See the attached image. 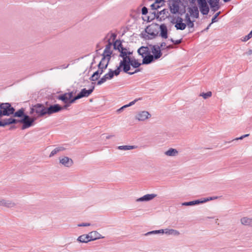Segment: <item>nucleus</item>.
<instances>
[{"label": "nucleus", "instance_id": "obj_1", "mask_svg": "<svg viewBox=\"0 0 252 252\" xmlns=\"http://www.w3.org/2000/svg\"><path fill=\"white\" fill-rule=\"evenodd\" d=\"M159 25L157 23H152L148 26L140 34V36L146 40L155 38L159 34Z\"/></svg>", "mask_w": 252, "mask_h": 252}, {"label": "nucleus", "instance_id": "obj_2", "mask_svg": "<svg viewBox=\"0 0 252 252\" xmlns=\"http://www.w3.org/2000/svg\"><path fill=\"white\" fill-rule=\"evenodd\" d=\"M151 47V51L153 55H151L146 59L144 60L145 62L152 63L155 60L159 59L162 55L160 47L158 45H149Z\"/></svg>", "mask_w": 252, "mask_h": 252}, {"label": "nucleus", "instance_id": "obj_3", "mask_svg": "<svg viewBox=\"0 0 252 252\" xmlns=\"http://www.w3.org/2000/svg\"><path fill=\"white\" fill-rule=\"evenodd\" d=\"M34 113L37 118L44 117L46 115V106L41 103L32 105L30 107V114L32 115Z\"/></svg>", "mask_w": 252, "mask_h": 252}, {"label": "nucleus", "instance_id": "obj_4", "mask_svg": "<svg viewBox=\"0 0 252 252\" xmlns=\"http://www.w3.org/2000/svg\"><path fill=\"white\" fill-rule=\"evenodd\" d=\"M15 111V108L9 102L0 103V119L3 116L12 115Z\"/></svg>", "mask_w": 252, "mask_h": 252}, {"label": "nucleus", "instance_id": "obj_5", "mask_svg": "<svg viewBox=\"0 0 252 252\" xmlns=\"http://www.w3.org/2000/svg\"><path fill=\"white\" fill-rule=\"evenodd\" d=\"M20 120L22 124L21 129L24 130L32 126L35 121L36 120V118L34 117H31L25 113Z\"/></svg>", "mask_w": 252, "mask_h": 252}, {"label": "nucleus", "instance_id": "obj_6", "mask_svg": "<svg viewBox=\"0 0 252 252\" xmlns=\"http://www.w3.org/2000/svg\"><path fill=\"white\" fill-rule=\"evenodd\" d=\"M137 53L143 58L142 64H149L151 63L145 62L144 60L147 59L151 55V51L148 46H141L137 50Z\"/></svg>", "mask_w": 252, "mask_h": 252}, {"label": "nucleus", "instance_id": "obj_7", "mask_svg": "<svg viewBox=\"0 0 252 252\" xmlns=\"http://www.w3.org/2000/svg\"><path fill=\"white\" fill-rule=\"evenodd\" d=\"M73 92L65 93L63 94L58 95L57 96V99L62 101L64 103H66L67 102L74 103L76 100H74V96H73Z\"/></svg>", "mask_w": 252, "mask_h": 252}, {"label": "nucleus", "instance_id": "obj_8", "mask_svg": "<svg viewBox=\"0 0 252 252\" xmlns=\"http://www.w3.org/2000/svg\"><path fill=\"white\" fill-rule=\"evenodd\" d=\"M197 2L201 13L203 15H207L209 12V6L206 0H197Z\"/></svg>", "mask_w": 252, "mask_h": 252}, {"label": "nucleus", "instance_id": "obj_9", "mask_svg": "<svg viewBox=\"0 0 252 252\" xmlns=\"http://www.w3.org/2000/svg\"><path fill=\"white\" fill-rule=\"evenodd\" d=\"M62 110V106L59 104L50 105L49 107H46V115H51L52 114L58 113Z\"/></svg>", "mask_w": 252, "mask_h": 252}, {"label": "nucleus", "instance_id": "obj_10", "mask_svg": "<svg viewBox=\"0 0 252 252\" xmlns=\"http://www.w3.org/2000/svg\"><path fill=\"white\" fill-rule=\"evenodd\" d=\"M94 89V86H92L89 90H86L85 88L82 89L80 93L74 96V100H77L82 97L89 96L92 93Z\"/></svg>", "mask_w": 252, "mask_h": 252}, {"label": "nucleus", "instance_id": "obj_11", "mask_svg": "<svg viewBox=\"0 0 252 252\" xmlns=\"http://www.w3.org/2000/svg\"><path fill=\"white\" fill-rule=\"evenodd\" d=\"M207 4L212 11L215 12L220 9V0H206Z\"/></svg>", "mask_w": 252, "mask_h": 252}, {"label": "nucleus", "instance_id": "obj_12", "mask_svg": "<svg viewBox=\"0 0 252 252\" xmlns=\"http://www.w3.org/2000/svg\"><path fill=\"white\" fill-rule=\"evenodd\" d=\"M98 69L95 71L92 76L89 78V79L92 81H95L98 79L100 75L104 72V70L102 67H100V64L97 65Z\"/></svg>", "mask_w": 252, "mask_h": 252}, {"label": "nucleus", "instance_id": "obj_13", "mask_svg": "<svg viewBox=\"0 0 252 252\" xmlns=\"http://www.w3.org/2000/svg\"><path fill=\"white\" fill-rule=\"evenodd\" d=\"M160 33L159 35L163 38L166 39L168 37V29L165 24H162L159 25V32Z\"/></svg>", "mask_w": 252, "mask_h": 252}, {"label": "nucleus", "instance_id": "obj_14", "mask_svg": "<svg viewBox=\"0 0 252 252\" xmlns=\"http://www.w3.org/2000/svg\"><path fill=\"white\" fill-rule=\"evenodd\" d=\"M60 163L65 167H70L73 165V161L71 158L67 157H63L60 158Z\"/></svg>", "mask_w": 252, "mask_h": 252}, {"label": "nucleus", "instance_id": "obj_15", "mask_svg": "<svg viewBox=\"0 0 252 252\" xmlns=\"http://www.w3.org/2000/svg\"><path fill=\"white\" fill-rule=\"evenodd\" d=\"M151 117V114L146 111H143L140 112L136 116V119H138L140 121H143L148 119Z\"/></svg>", "mask_w": 252, "mask_h": 252}, {"label": "nucleus", "instance_id": "obj_16", "mask_svg": "<svg viewBox=\"0 0 252 252\" xmlns=\"http://www.w3.org/2000/svg\"><path fill=\"white\" fill-rule=\"evenodd\" d=\"M168 5L170 12L173 14H176L179 12V4L173 2H168Z\"/></svg>", "mask_w": 252, "mask_h": 252}, {"label": "nucleus", "instance_id": "obj_17", "mask_svg": "<svg viewBox=\"0 0 252 252\" xmlns=\"http://www.w3.org/2000/svg\"><path fill=\"white\" fill-rule=\"evenodd\" d=\"M2 206L7 208H12L16 206V203L11 200L0 199V206Z\"/></svg>", "mask_w": 252, "mask_h": 252}, {"label": "nucleus", "instance_id": "obj_18", "mask_svg": "<svg viewBox=\"0 0 252 252\" xmlns=\"http://www.w3.org/2000/svg\"><path fill=\"white\" fill-rule=\"evenodd\" d=\"M157 196L156 194H146L136 200V201H148L152 200Z\"/></svg>", "mask_w": 252, "mask_h": 252}, {"label": "nucleus", "instance_id": "obj_19", "mask_svg": "<svg viewBox=\"0 0 252 252\" xmlns=\"http://www.w3.org/2000/svg\"><path fill=\"white\" fill-rule=\"evenodd\" d=\"M90 237V240L94 241L100 238H103L104 237L101 235L96 231H93L89 233Z\"/></svg>", "mask_w": 252, "mask_h": 252}, {"label": "nucleus", "instance_id": "obj_20", "mask_svg": "<svg viewBox=\"0 0 252 252\" xmlns=\"http://www.w3.org/2000/svg\"><path fill=\"white\" fill-rule=\"evenodd\" d=\"M240 220L243 225L252 227V218L243 217Z\"/></svg>", "mask_w": 252, "mask_h": 252}, {"label": "nucleus", "instance_id": "obj_21", "mask_svg": "<svg viewBox=\"0 0 252 252\" xmlns=\"http://www.w3.org/2000/svg\"><path fill=\"white\" fill-rule=\"evenodd\" d=\"M77 240L80 243H88L89 242L91 241L90 240L89 235L88 234H83L80 236H79L77 239Z\"/></svg>", "mask_w": 252, "mask_h": 252}, {"label": "nucleus", "instance_id": "obj_22", "mask_svg": "<svg viewBox=\"0 0 252 252\" xmlns=\"http://www.w3.org/2000/svg\"><path fill=\"white\" fill-rule=\"evenodd\" d=\"M169 17H171L170 14L166 16L162 15V10L157 12V19L160 22L164 21L166 19H169Z\"/></svg>", "mask_w": 252, "mask_h": 252}, {"label": "nucleus", "instance_id": "obj_23", "mask_svg": "<svg viewBox=\"0 0 252 252\" xmlns=\"http://www.w3.org/2000/svg\"><path fill=\"white\" fill-rule=\"evenodd\" d=\"M120 67L122 68L123 71L125 73L127 72L130 69L131 64H129L128 63H126L125 61H120Z\"/></svg>", "mask_w": 252, "mask_h": 252}, {"label": "nucleus", "instance_id": "obj_24", "mask_svg": "<svg viewBox=\"0 0 252 252\" xmlns=\"http://www.w3.org/2000/svg\"><path fill=\"white\" fill-rule=\"evenodd\" d=\"M163 233H165L167 235H173L175 236H177L180 234V232L175 229H163Z\"/></svg>", "mask_w": 252, "mask_h": 252}, {"label": "nucleus", "instance_id": "obj_25", "mask_svg": "<svg viewBox=\"0 0 252 252\" xmlns=\"http://www.w3.org/2000/svg\"><path fill=\"white\" fill-rule=\"evenodd\" d=\"M25 109L24 108H21L17 111H14L12 114L14 117H17L21 118L25 113Z\"/></svg>", "mask_w": 252, "mask_h": 252}, {"label": "nucleus", "instance_id": "obj_26", "mask_svg": "<svg viewBox=\"0 0 252 252\" xmlns=\"http://www.w3.org/2000/svg\"><path fill=\"white\" fill-rule=\"evenodd\" d=\"M10 125H12L11 117L0 120V127H5Z\"/></svg>", "mask_w": 252, "mask_h": 252}, {"label": "nucleus", "instance_id": "obj_27", "mask_svg": "<svg viewBox=\"0 0 252 252\" xmlns=\"http://www.w3.org/2000/svg\"><path fill=\"white\" fill-rule=\"evenodd\" d=\"M112 53L113 52L111 50H107L106 49H104L102 54V58L108 60V62H110Z\"/></svg>", "mask_w": 252, "mask_h": 252}, {"label": "nucleus", "instance_id": "obj_28", "mask_svg": "<svg viewBox=\"0 0 252 252\" xmlns=\"http://www.w3.org/2000/svg\"><path fill=\"white\" fill-rule=\"evenodd\" d=\"M201 204L200 199L195 200L189 202H185L182 203L183 206H193Z\"/></svg>", "mask_w": 252, "mask_h": 252}, {"label": "nucleus", "instance_id": "obj_29", "mask_svg": "<svg viewBox=\"0 0 252 252\" xmlns=\"http://www.w3.org/2000/svg\"><path fill=\"white\" fill-rule=\"evenodd\" d=\"M185 20L186 21V25H188V26L189 28H193L194 27V21H191L190 16L189 15V13H186L185 15Z\"/></svg>", "mask_w": 252, "mask_h": 252}, {"label": "nucleus", "instance_id": "obj_30", "mask_svg": "<svg viewBox=\"0 0 252 252\" xmlns=\"http://www.w3.org/2000/svg\"><path fill=\"white\" fill-rule=\"evenodd\" d=\"M178 153V151L173 148H170L165 152V154L167 156L174 157L177 155Z\"/></svg>", "mask_w": 252, "mask_h": 252}, {"label": "nucleus", "instance_id": "obj_31", "mask_svg": "<svg viewBox=\"0 0 252 252\" xmlns=\"http://www.w3.org/2000/svg\"><path fill=\"white\" fill-rule=\"evenodd\" d=\"M109 63L108 60H107L106 62V59L102 58L98 65L100 64V67H102L103 69L105 70L107 68Z\"/></svg>", "mask_w": 252, "mask_h": 252}, {"label": "nucleus", "instance_id": "obj_32", "mask_svg": "<svg viewBox=\"0 0 252 252\" xmlns=\"http://www.w3.org/2000/svg\"><path fill=\"white\" fill-rule=\"evenodd\" d=\"M65 148H64L63 147H62V146L56 148L51 152V153L49 155V157H52L54 156L55 155H56V154H57L58 152H61V151H63L65 150Z\"/></svg>", "mask_w": 252, "mask_h": 252}, {"label": "nucleus", "instance_id": "obj_33", "mask_svg": "<svg viewBox=\"0 0 252 252\" xmlns=\"http://www.w3.org/2000/svg\"><path fill=\"white\" fill-rule=\"evenodd\" d=\"M187 25L183 22H177L175 25V27L177 30H184L186 29Z\"/></svg>", "mask_w": 252, "mask_h": 252}, {"label": "nucleus", "instance_id": "obj_34", "mask_svg": "<svg viewBox=\"0 0 252 252\" xmlns=\"http://www.w3.org/2000/svg\"><path fill=\"white\" fill-rule=\"evenodd\" d=\"M113 77H114V76H113V74L112 73V69H109V72L105 74L103 76L104 80H105L106 81H107V80L112 79Z\"/></svg>", "mask_w": 252, "mask_h": 252}, {"label": "nucleus", "instance_id": "obj_35", "mask_svg": "<svg viewBox=\"0 0 252 252\" xmlns=\"http://www.w3.org/2000/svg\"><path fill=\"white\" fill-rule=\"evenodd\" d=\"M197 7L196 5H193L192 7H189L188 9L189 10V16L193 17L194 12H196L197 10Z\"/></svg>", "mask_w": 252, "mask_h": 252}, {"label": "nucleus", "instance_id": "obj_36", "mask_svg": "<svg viewBox=\"0 0 252 252\" xmlns=\"http://www.w3.org/2000/svg\"><path fill=\"white\" fill-rule=\"evenodd\" d=\"M137 146H130V145H124V146H120L118 147V149L121 150H129L131 149H134L136 148Z\"/></svg>", "mask_w": 252, "mask_h": 252}, {"label": "nucleus", "instance_id": "obj_37", "mask_svg": "<svg viewBox=\"0 0 252 252\" xmlns=\"http://www.w3.org/2000/svg\"><path fill=\"white\" fill-rule=\"evenodd\" d=\"M130 64H131V66L132 67H133L134 68H137L139 67H140L141 64H142V63H139L137 60H136L134 58Z\"/></svg>", "mask_w": 252, "mask_h": 252}, {"label": "nucleus", "instance_id": "obj_38", "mask_svg": "<svg viewBox=\"0 0 252 252\" xmlns=\"http://www.w3.org/2000/svg\"><path fill=\"white\" fill-rule=\"evenodd\" d=\"M161 234L163 233V229L149 231V232H148L147 233H145L144 234V235L148 236V235H152V234H161Z\"/></svg>", "mask_w": 252, "mask_h": 252}, {"label": "nucleus", "instance_id": "obj_39", "mask_svg": "<svg viewBox=\"0 0 252 252\" xmlns=\"http://www.w3.org/2000/svg\"><path fill=\"white\" fill-rule=\"evenodd\" d=\"M150 14L153 16L151 18L150 16H148L147 22H151L155 19H157V12L155 11L154 12H150Z\"/></svg>", "mask_w": 252, "mask_h": 252}, {"label": "nucleus", "instance_id": "obj_40", "mask_svg": "<svg viewBox=\"0 0 252 252\" xmlns=\"http://www.w3.org/2000/svg\"><path fill=\"white\" fill-rule=\"evenodd\" d=\"M212 92L210 91L207 92V93H202L200 94V96H202L204 99H207V98L212 96Z\"/></svg>", "mask_w": 252, "mask_h": 252}, {"label": "nucleus", "instance_id": "obj_41", "mask_svg": "<svg viewBox=\"0 0 252 252\" xmlns=\"http://www.w3.org/2000/svg\"><path fill=\"white\" fill-rule=\"evenodd\" d=\"M163 6V4H158L157 3H156L155 2L154 3H153V4H152L150 6V7L151 8V9L152 10H157L159 8H160L161 6Z\"/></svg>", "mask_w": 252, "mask_h": 252}, {"label": "nucleus", "instance_id": "obj_42", "mask_svg": "<svg viewBox=\"0 0 252 252\" xmlns=\"http://www.w3.org/2000/svg\"><path fill=\"white\" fill-rule=\"evenodd\" d=\"M220 13H221L220 11H219V12H217L214 15V16L213 17V18H212V20H211V24L214 23L218 21L217 18H218V16L220 15Z\"/></svg>", "mask_w": 252, "mask_h": 252}, {"label": "nucleus", "instance_id": "obj_43", "mask_svg": "<svg viewBox=\"0 0 252 252\" xmlns=\"http://www.w3.org/2000/svg\"><path fill=\"white\" fill-rule=\"evenodd\" d=\"M121 71V67H120V65L119 64V66H117V68L114 70H112V73L113 74V76H118L120 74V72Z\"/></svg>", "mask_w": 252, "mask_h": 252}, {"label": "nucleus", "instance_id": "obj_44", "mask_svg": "<svg viewBox=\"0 0 252 252\" xmlns=\"http://www.w3.org/2000/svg\"><path fill=\"white\" fill-rule=\"evenodd\" d=\"M133 59V58H131L130 56H127L126 58H124V59L122 61H125L126 63H128L130 64Z\"/></svg>", "mask_w": 252, "mask_h": 252}, {"label": "nucleus", "instance_id": "obj_45", "mask_svg": "<svg viewBox=\"0 0 252 252\" xmlns=\"http://www.w3.org/2000/svg\"><path fill=\"white\" fill-rule=\"evenodd\" d=\"M125 50H126V49L123 46L122 42L120 40L119 43L118 44V51L120 53L121 52L124 51Z\"/></svg>", "mask_w": 252, "mask_h": 252}, {"label": "nucleus", "instance_id": "obj_46", "mask_svg": "<svg viewBox=\"0 0 252 252\" xmlns=\"http://www.w3.org/2000/svg\"><path fill=\"white\" fill-rule=\"evenodd\" d=\"M120 41V40L117 39L112 43V45L113 46V48L114 50H118V44L119 43Z\"/></svg>", "mask_w": 252, "mask_h": 252}, {"label": "nucleus", "instance_id": "obj_47", "mask_svg": "<svg viewBox=\"0 0 252 252\" xmlns=\"http://www.w3.org/2000/svg\"><path fill=\"white\" fill-rule=\"evenodd\" d=\"M112 46V42H111V39H108L107 40V44L106 45L105 49H106L107 50H111Z\"/></svg>", "mask_w": 252, "mask_h": 252}, {"label": "nucleus", "instance_id": "obj_48", "mask_svg": "<svg viewBox=\"0 0 252 252\" xmlns=\"http://www.w3.org/2000/svg\"><path fill=\"white\" fill-rule=\"evenodd\" d=\"M148 13V9L146 7L143 6L141 9L142 14L144 15H146V14H147Z\"/></svg>", "mask_w": 252, "mask_h": 252}, {"label": "nucleus", "instance_id": "obj_49", "mask_svg": "<svg viewBox=\"0 0 252 252\" xmlns=\"http://www.w3.org/2000/svg\"><path fill=\"white\" fill-rule=\"evenodd\" d=\"M141 98L135 99L134 100H133L132 101L129 102L128 104H126V106L127 107L131 106L133 105V104H134L138 100H141Z\"/></svg>", "mask_w": 252, "mask_h": 252}, {"label": "nucleus", "instance_id": "obj_50", "mask_svg": "<svg viewBox=\"0 0 252 252\" xmlns=\"http://www.w3.org/2000/svg\"><path fill=\"white\" fill-rule=\"evenodd\" d=\"M127 56L126 50L121 52L119 55V57L122 58L123 60L124 59V58H126Z\"/></svg>", "mask_w": 252, "mask_h": 252}, {"label": "nucleus", "instance_id": "obj_51", "mask_svg": "<svg viewBox=\"0 0 252 252\" xmlns=\"http://www.w3.org/2000/svg\"><path fill=\"white\" fill-rule=\"evenodd\" d=\"M11 122H12V124H16L17 123L21 124L20 119H16L12 118V117H11Z\"/></svg>", "mask_w": 252, "mask_h": 252}, {"label": "nucleus", "instance_id": "obj_52", "mask_svg": "<svg viewBox=\"0 0 252 252\" xmlns=\"http://www.w3.org/2000/svg\"><path fill=\"white\" fill-rule=\"evenodd\" d=\"M201 203H205L207 201L213 200V198L212 197H207V198H204L203 199H201Z\"/></svg>", "mask_w": 252, "mask_h": 252}, {"label": "nucleus", "instance_id": "obj_53", "mask_svg": "<svg viewBox=\"0 0 252 252\" xmlns=\"http://www.w3.org/2000/svg\"><path fill=\"white\" fill-rule=\"evenodd\" d=\"M199 11H200V9H199V7H198L196 12H194V15L193 16V18H196V19L199 18Z\"/></svg>", "mask_w": 252, "mask_h": 252}, {"label": "nucleus", "instance_id": "obj_54", "mask_svg": "<svg viewBox=\"0 0 252 252\" xmlns=\"http://www.w3.org/2000/svg\"><path fill=\"white\" fill-rule=\"evenodd\" d=\"M169 19H171L170 23L172 24H176L177 23L176 18L174 16H172L171 17H169Z\"/></svg>", "mask_w": 252, "mask_h": 252}, {"label": "nucleus", "instance_id": "obj_55", "mask_svg": "<svg viewBox=\"0 0 252 252\" xmlns=\"http://www.w3.org/2000/svg\"><path fill=\"white\" fill-rule=\"evenodd\" d=\"M162 15H164V16H166V15L170 14L169 13L168 9H166V8H164L163 10H162Z\"/></svg>", "mask_w": 252, "mask_h": 252}, {"label": "nucleus", "instance_id": "obj_56", "mask_svg": "<svg viewBox=\"0 0 252 252\" xmlns=\"http://www.w3.org/2000/svg\"><path fill=\"white\" fill-rule=\"evenodd\" d=\"M105 82H106V81L105 80H104V78L102 77V78H100V80L97 81L96 84L97 85H100L104 83Z\"/></svg>", "mask_w": 252, "mask_h": 252}, {"label": "nucleus", "instance_id": "obj_57", "mask_svg": "<svg viewBox=\"0 0 252 252\" xmlns=\"http://www.w3.org/2000/svg\"><path fill=\"white\" fill-rule=\"evenodd\" d=\"M158 4H163V6L164 5V2H165V0H156L155 1Z\"/></svg>", "mask_w": 252, "mask_h": 252}, {"label": "nucleus", "instance_id": "obj_58", "mask_svg": "<svg viewBox=\"0 0 252 252\" xmlns=\"http://www.w3.org/2000/svg\"><path fill=\"white\" fill-rule=\"evenodd\" d=\"M72 103H70V102H67L66 103H64V105L63 106H62V110L64 109H66L67 107H68L71 104H72Z\"/></svg>", "mask_w": 252, "mask_h": 252}, {"label": "nucleus", "instance_id": "obj_59", "mask_svg": "<svg viewBox=\"0 0 252 252\" xmlns=\"http://www.w3.org/2000/svg\"><path fill=\"white\" fill-rule=\"evenodd\" d=\"M117 37V34L115 33H111V37L109 39H112V40L114 41L116 40Z\"/></svg>", "mask_w": 252, "mask_h": 252}, {"label": "nucleus", "instance_id": "obj_60", "mask_svg": "<svg viewBox=\"0 0 252 252\" xmlns=\"http://www.w3.org/2000/svg\"><path fill=\"white\" fill-rule=\"evenodd\" d=\"M159 46L160 47V49L161 48V50H163L165 49V47L166 46V43L164 42H161Z\"/></svg>", "mask_w": 252, "mask_h": 252}, {"label": "nucleus", "instance_id": "obj_61", "mask_svg": "<svg viewBox=\"0 0 252 252\" xmlns=\"http://www.w3.org/2000/svg\"><path fill=\"white\" fill-rule=\"evenodd\" d=\"M91 224L89 223H82L78 224V226H90Z\"/></svg>", "mask_w": 252, "mask_h": 252}, {"label": "nucleus", "instance_id": "obj_62", "mask_svg": "<svg viewBox=\"0 0 252 252\" xmlns=\"http://www.w3.org/2000/svg\"><path fill=\"white\" fill-rule=\"evenodd\" d=\"M140 69H136L134 72H129V71L126 72V73L128 74L129 75H133L139 71H140Z\"/></svg>", "mask_w": 252, "mask_h": 252}, {"label": "nucleus", "instance_id": "obj_63", "mask_svg": "<svg viewBox=\"0 0 252 252\" xmlns=\"http://www.w3.org/2000/svg\"><path fill=\"white\" fill-rule=\"evenodd\" d=\"M184 1V2L182 1V3L180 4L184 7V8H186L187 5H188V1L187 0Z\"/></svg>", "mask_w": 252, "mask_h": 252}, {"label": "nucleus", "instance_id": "obj_64", "mask_svg": "<svg viewBox=\"0 0 252 252\" xmlns=\"http://www.w3.org/2000/svg\"><path fill=\"white\" fill-rule=\"evenodd\" d=\"M186 12V9L185 8H184L183 9H179V12L177 14H180L181 16L183 15V14H184Z\"/></svg>", "mask_w": 252, "mask_h": 252}]
</instances>
